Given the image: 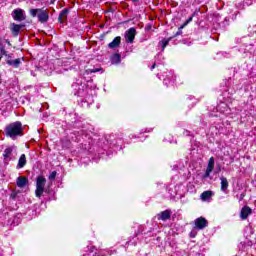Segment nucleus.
I'll return each mask as SVG.
<instances>
[{
	"label": "nucleus",
	"instance_id": "obj_9",
	"mask_svg": "<svg viewBox=\"0 0 256 256\" xmlns=\"http://www.w3.org/2000/svg\"><path fill=\"white\" fill-rule=\"evenodd\" d=\"M12 17L15 21H25V14L22 9H15L12 13Z\"/></svg>",
	"mask_w": 256,
	"mask_h": 256
},
{
	"label": "nucleus",
	"instance_id": "obj_6",
	"mask_svg": "<svg viewBox=\"0 0 256 256\" xmlns=\"http://www.w3.org/2000/svg\"><path fill=\"white\" fill-rule=\"evenodd\" d=\"M135 35H137V30H135V28H129L125 32L126 43H133V41H135Z\"/></svg>",
	"mask_w": 256,
	"mask_h": 256
},
{
	"label": "nucleus",
	"instance_id": "obj_7",
	"mask_svg": "<svg viewBox=\"0 0 256 256\" xmlns=\"http://www.w3.org/2000/svg\"><path fill=\"white\" fill-rule=\"evenodd\" d=\"M13 151H17L16 146H10L4 150L3 157L5 161H11V156L13 155Z\"/></svg>",
	"mask_w": 256,
	"mask_h": 256
},
{
	"label": "nucleus",
	"instance_id": "obj_18",
	"mask_svg": "<svg viewBox=\"0 0 256 256\" xmlns=\"http://www.w3.org/2000/svg\"><path fill=\"white\" fill-rule=\"evenodd\" d=\"M111 63L113 65L117 64V63H121V55L119 54H114L111 56Z\"/></svg>",
	"mask_w": 256,
	"mask_h": 256
},
{
	"label": "nucleus",
	"instance_id": "obj_22",
	"mask_svg": "<svg viewBox=\"0 0 256 256\" xmlns=\"http://www.w3.org/2000/svg\"><path fill=\"white\" fill-rule=\"evenodd\" d=\"M0 54L7 55V50H5V45L0 44Z\"/></svg>",
	"mask_w": 256,
	"mask_h": 256
},
{
	"label": "nucleus",
	"instance_id": "obj_15",
	"mask_svg": "<svg viewBox=\"0 0 256 256\" xmlns=\"http://www.w3.org/2000/svg\"><path fill=\"white\" fill-rule=\"evenodd\" d=\"M7 65H10L11 67H14L15 69H17L19 67V65H21V59L17 58L15 60L13 59H8L6 61Z\"/></svg>",
	"mask_w": 256,
	"mask_h": 256
},
{
	"label": "nucleus",
	"instance_id": "obj_23",
	"mask_svg": "<svg viewBox=\"0 0 256 256\" xmlns=\"http://www.w3.org/2000/svg\"><path fill=\"white\" fill-rule=\"evenodd\" d=\"M191 21H193V16H191L190 18H188L186 20V22L182 25L183 27H186V25H189V23H191Z\"/></svg>",
	"mask_w": 256,
	"mask_h": 256
},
{
	"label": "nucleus",
	"instance_id": "obj_14",
	"mask_svg": "<svg viewBox=\"0 0 256 256\" xmlns=\"http://www.w3.org/2000/svg\"><path fill=\"white\" fill-rule=\"evenodd\" d=\"M25 165H27V157L25 156V154H22L18 160L16 169H23V167H25Z\"/></svg>",
	"mask_w": 256,
	"mask_h": 256
},
{
	"label": "nucleus",
	"instance_id": "obj_5",
	"mask_svg": "<svg viewBox=\"0 0 256 256\" xmlns=\"http://www.w3.org/2000/svg\"><path fill=\"white\" fill-rule=\"evenodd\" d=\"M213 169H215V158L211 157L208 161V166L206 168V172L203 175V179L209 178L213 172Z\"/></svg>",
	"mask_w": 256,
	"mask_h": 256
},
{
	"label": "nucleus",
	"instance_id": "obj_8",
	"mask_svg": "<svg viewBox=\"0 0 256 256\" xmlns=\"http://www.w3.org/2000/svg\"><path fill=\"white\" fill-rule=\"evenodd\" d=\"M171 210L167 209L157 214L158 221H169L171 219Z\"/></svg>",
	"mask_w": 256,
	"mask_h": 256
},
{
	"label": "nucleus",
	"instance_id": "obj_29",
	"mask_svg": "<svg viewBox=\"0 0 256 256\" xmlns=\"http://www.w3.org/2000/svg\"><path fill=\"white\" fill-rule=\"evenodd\" d=\"M156 65H157V64L154 63V64L151 66V70H152V71H153V69H155Z\"/></svg>",
	"mask_w": 256,
	"mask_h": 256
},
{
	"label": "nucleus",
	"instance_id": "obj_16",
	"mask_svg": "<svg viewBox=\"0 0 256 256\" xmlns=\"http://www.w3.org/2000/svg\"><path fill=\"white\" fill-rule=\"evenodd\" d=\"M67 15H69V9L65 8L60 12L58 21H60V23H63V20L67 19Z\"/></svg>",
	"mask_w": 256,
	"mask_h": 256
},
{
	"label": "nucleus",
	"instance_id": "obj_28",
	"mask_svg": "<svg viewBox=\"0 0 256 256\" xmlns=\"http://www.w3.org/2000/svg\"><path fill=\"white\" fill-rule=\"evenodd\" d=\"M35 195H36V197H38V198L43 197V193H36Z\"/></svg>",
	"mask_w": 256,
	"mask_h": 256
},
{
	"label": "nucleus",
	"instance_id": "obj_21",
	"mask_svg": "<svg viewBox=\"0 0 256 256\" xmlns=\"http://www.w3.org/2000/svg\"><path fill=\"white\" fill-rule=\"evenodd\" d=\"M55 177H57V171L51 172L50 175L48 176V179L50 181H53V180H55Z\"/></svg>",
	"mask_w": 256,
	"mask_h": 256
},
{
	"label": "nucleus",
	"instance_id": "obj_27",
	"mask_svg": "<svg viewBox=\"0 0 256 256\" xmlns=\"http://www.w3.org/2000/svg\"><path fill=\"white\" fill-rule=\"evenodd\" d=\"M12 55H13V54H7V53H6V55H4V56L7 57V61H9V59H11Z\"/></svg>",
	"mask_w": 256,
	"mask_h": 256
},
{
	"label": "nucleus",
	"instance_id": "obj_26",
	"mask_svg": "<svg viewBox=\"0 0 256 256\" xmlns=\"http://www.w3.org/2000/svg\"><path fill=\"white\" fill-rule=\"evenodd\" d=\"M10 199H13L15 201V199H17V193L10 194Z\"/></svg>",
	"mask_w": 256,
	"mask_h": 256
},
{
	"label": "nucleus",
	"instance_id": "obj_2",
	"mask_svg": "<svg viewBox=\"0 0 256 256\" xmlns=\"http://www.w3.org/2000/svg\"><path fill=\"white\" fill-rule=\"evenodd\" d=\"M31 17H37L40 23H47L49 21V12L44 8H37L30 10Z\"/></svg>",
	"mask_w": 256,
	"mask_h": 256
},
{
	"label": "nucleus",
	"instance_id": "obj_1",
	"mask_svg": "<svg viewBox=\"0 0 256 256\" xmlns=\"http://www.w3.org/2000/svg\"><path fill=\"white\" fill-rule=\"evenodd\" d=\"M6 137H10V139H17V137H21L23 135V124L20 121H16L10 123L5 128Z\"/></svg>",
	"mask_w": 256,
	"mask_h": 256
},
{
	"label": "nucleus",
	"instance_id": "obj_13",
	"mask_svg": "<svg viewBox=\"0 0 256 256\" xmlns=\"http://www.w3.org/2000/svg\"><path fill=\"white\" fill-rule=\"evenodd\" d=\"M121 45V36H117L108 44L109 49H117Z\"/></svg>",
	"mask_w": 256,
	"mask_h": 256
},
{
	"label": "nucleus",
	"instance_id": "obj_4",
	"mask_svg": "<svg viewBox=\"0 0 256 256\" xmlns=\"http://www.w3.org/2000/svg\"><path fill=\"white\" fill-rule=\"evenodd\" d=\"M194 225H195V229H198L199 231L205 229V227H207V225H209V222L207 221V219L203 216L198 217L195 219L194 221Z\"/></svg>",
	"mask_w": 256,
	"mask_h": 256
},
{
	"label": "nucleus",
	"instance_id": "obj_11",
	"mask_svg": "<svg viewBox=\"0 0 256 256\" xmlns=\"http://www.w3.org/2000/svg\"><path fill=\"white\" fill-rule=\"evenodd\" d=\"M27 183H29V179H27V177H25V176H20L16 180L17 187H20L21 189L23 187H26Z\"/></svg>",
	"mask_w": 256,
	"mask_h": 256
},
{
	"label": "nucleus",
	"instance_id": "obj_3",
	"mask_svg": "<svg viewBox=\"0 0 256 256\" xmlns=\"http://www.w3.org/2000/svg\"><path fill=\"white\" fill-rule=\"evenodd\" d=\"M47 183V179L43 176H38L36 179V193H43L45 191V185Z\"/></svg>",
	"mask_w": 256,
	"mask_h": 256
},
{
	"label": "nucleus",
	"instance_id": "obj_10",
	"mask_svg": "<svg viewBox=\"0 0 256 256\" xmlns=\"http://www.w3.org/2000/svg\"><path fill=\"white\" fill-rule=\"evenodd\" d=\"M252 213L253 210H251L249 206H244L240 211V217L243 221H245Z\"/></svg>",
	"mask_w": 256,
	"mask_h": 256
},
{
	"label": "nucleus",
	"instance_id": "obj_20",
	"mask_svg": "<svg viewBox=\"0 0 256 256\" xmlns=\"http://www.w3.org/2000/svg\"><path fill=\"white\" fill-rule=\"evenodd\" d=\"M171 41V38L168 39H163L161 41V45H162V51H165V47H167V45H169V42Z\"/></svg>",
	"mask_w": 256,
	"mask_h": 256
},
{
	"label": "nucleus",
	"instance_id": "obj_24",
	"mask_svg": "<svg viewBox=\"0 0 256 256\" xmlns=\"http://www.w3.org/2000/svg\"><path fill=\"white\" fill-rule=\"evenodd\" d=\"M183 27H185V26L182 25V26L179 28V31L176 32L175 37H177V36H179V35H182L183 31H181V29H183Z\"/></svg>",
	"mask_w": 256,
	"mask_h": 256
},
{
	"label": "nucleus",
	"instance_id": "obj_32",
	"mask_svg": "<svg viewBox=\"0 0 256 256\" xmlns=\"http://www.w3.org/2000/svg\"><path fill=\"white\" fill-rule=\"evenodd\" d=\"M50 3H51V5H53V4L55 3V0H51V2H50Z\"/></svg>",
	"mask_w": 256,
	"mask_h": 256
},
{
	"label": "nucleus",
	"instance_id": "obj_19",
	"mask_svg": "<svg viewBox=\"0 0 256 256\" xmlns=\"http://www.w3.org/2000/svg\"><path fill=\"white\" fill-rule=\"evenodd\" d=\"M211 197H213V193H202L200 195V198L202 199V201H209Z\"/></svg>",
	"mask_w": 256,
	"mask_h": 256
},
{
	"label": "nucleus",
	"instance_id": "obj_17",
	"mask_svg": "<svg viewBox=\"0 0 256 256\" xmlns=\"http://www.w3.org/2000/svg\"><path fill=\"white\" fill-rule=\"evenodd\" d=\"M221 180V191H227V187H229V182L227 181V178L222 177Z\"/></svg>",
	"mask_w": 256,
	"mask_h": 256
},
{
	"label": "nucleus",
	"instance_id": "obj_34",
	"mask_svg": "<svg viewBox=\"0 0 256 256\" xmlns=\"http://www.w3.org/2000/svg\"><path fill=\"white\" fill-rule=\"evenodd\" d=\"M243 197H245V195H244V194H241V199H243Z\"/></svg>",
	"mask_w": 256,
	"mask_h": 256
},
{
	"label": "nucleus",
	"instance_id": "obj_31",
	"mask_svg": "<svg viewBox=\"0 0 256 256\" xmlns=\"http://www.w3.org/2000/svg\"><path fill=\"white\" fill-rule=\"evenodd\" d=\"M3 55H5V54L0 53V61H1V59H3Z\"/></svg>",
	"mask_w": 256,
	"mask_h": 256
},
{
	"label": "nucleus",
	"instance_id": "obj_30",
	"mask_svg": "<svg viewBox=\"0 0 256 256\" xmlns=\"http://www.w3.org/2000/svg\"><path fill=\"white\" fill-rule=\"evenodd\" d=\"M5 42L7 43V45L11 46V42L9 40H5Z\"/></svg>",
	"mask_w": 256,
	"mask_h": 256
},
{
	"label": "nucleus",
	"instance_id": "obj_25",
	"mask_svg": "<svg viewBox=\"0 0 256 256\" xmlns=\"http://www.w3.org/2000/svg\"><path fill=\"white\" fill-rule=\"evenodd\" d=\"M89 71V73H99V71H101V69H89L88 70Z\"/></svg>",
	"mask_w": 256,
	"mask_h": 256
},
{
	"label": "nucleus",
	"instance_id": "obj_12",
	"mask_svg": "<svg viewBox=\"0 0 256 256\" xmlns=\"http://www.w3.org/2000/svg\"><path fill=\"white\" fill-rule=\"evenodd\" d=\"M22 27V25L12 23L10 27L12 35L18 37Z\"/></svg>",
	"mask_w": 256,
	"mask_h": 256
},
{
	"label": "nucleus",
	"instance_id": "obj_33",
	"mask_svg": "<svg viewBox=\"0 0 256 256\" xmlns=\"http://www.w3.org/2000/svg\"><path fill=\"white\" fill-rule=\"evenodd\" d=\"M204 193H212V191H204Z\"/></svg>",
	"mask_w": 256,
	"mask_h": 256
}]
</instances>
